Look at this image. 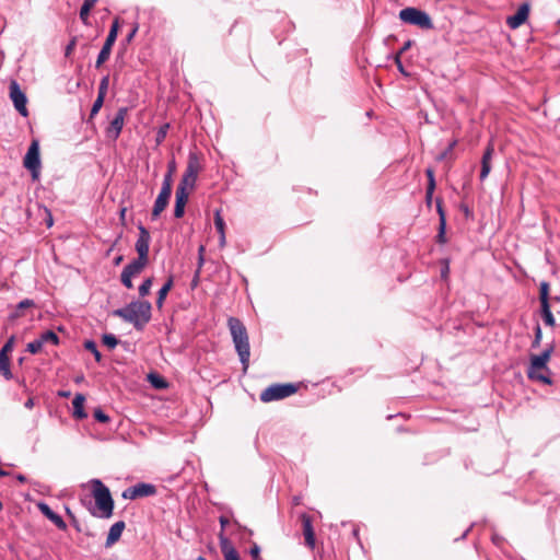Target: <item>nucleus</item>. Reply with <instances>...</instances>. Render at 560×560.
I'll list each match as a JSON object with an SVG mask.
<instances>
[{
  "label": "nucleus",
  "instance_id": "nucleus-18",
  "mask_svg": "<svg viewBox=\"0 0 560 560\" xmlns=\"http://www.w3.org/2000/svg\"><path fill=\"white\" fill-rule=\"evenodd\" d=\"M38 509L40 512L50 521L52 522L57 528L65 530L67 528L66 522L62 520V517L55 513L46 503H39Z\"/></svg>",
  "mask_w": 560,
  "mask_h": 560
},
{
  "label": "nucleus",
  "instance_id": "nucleus-44",
  "mask_svg": "<svg viewBox=\"0 0 560 560\" xmlns=\"http://www.w3.org/2000/svg\"><path fill=\"white\" fill-rule=\"evenodd\" d=\"M172 175L173 173L167 172V174L164 176L161 190L166 189V191L172 192Z\"/></svg>",
  "mask_w": 560,
  "mask_h": 560
},
{
  "label": "nucleus",
  "instance_id": "nucleus-60",
  "mask_svg": "<svg viewBox=\"0 0 560 560\" xmlns=\"http://www.w3.org/2000/svg\"><path fill=\"white\" fill-rule=\"evenodd\" d=\"M9 474L0 467V477L8 476Z\"/></svg>",
  "mask_w": 560,
  "mask_h": 560
},
{
  "label": "nucleus",
  "instance_id": "nucleus-48",
  "mask_svg": "<svg viewBox=\"0 0 560 560\" xmlns=\"http://www.w3.org/2000/svg\"><path fill=\"white\" fill-rule=\"evenodd\" d=\"M34 305V301L33 300H30V299H25L23 301H21L19 304H18V310H24V308H28L31 306Z\"/></svg>",
  "mask_w": 560,
  "mask_h": 560
},
{
  "label": "nucleus",
  "instance_id": "nucleus-14",
  "mask_svg": "<svg viewBox=\"0 0 560 560\" xmlns=\"http://www.w3.org/2000/svg\"><path fill=\"white\" fill-rule=\"evenodd\" d=\"M175 195H176V201H175V208H174V215H175V218L179 219L184 215L185 206L188 200L189 191L185 187L177 186Z\"/></svg>",
  "mask_w": 560,
  "mask_h": 560
},
{
  "label": "nucleus",
  "instance_id": "nucleus-9",
  "mask_svg": "<svg viewBox=\"0 0 560 560\" xmlns=\"http://www.w3.org/2000/svg\"><path fill=\"white\" fill-rule=\"evenodd\" d=\"M9 95L13 102L14 108L23 116L27 117L28 110L26 107L27 98L25 93L21 90L16 80H11L9 85Z\"/></svg>",
  "mask_w": 560,
  "mask_h": 560
},
{
  "label": "nucleus",
  "instance_id": "nucleus-1",
  "mask_svg": "<svg viewBox=\"0 0 560 560\" xmlns=\"http://www.w3.org/2000/svg\"><path fill=\"white\" fill-rule=\"evenodd\" d=\"M151 303L148 301H132L122 308L115 310L113 315L142 330L151 319Z\"/></svg>",
  "mask_w": 560,
  "mask_h": 560
},
{
  "label": "nucleus",
  "instance_id": "nucleus-24",
  "mask_svg": "<svg viewBox=\"0 0 560 560\" xmlns=\"http://www.w3.org/2000/svg\"><path fill=\"white\" fill-rule=\"evenodd\" d=\"M85 397L82 394H77L73 401V417L77 419H85L88 413L84 410Z\"/></svg>",
  "mask_w": 560,
  "mask_h": 560
},
{
  "label": "nucleus",
  "instance_id": "nucleus-33",
  "mask_svg": "<svg viewBox=\"0 0 560 560\" xmlns=\"http://www.w3.org/2000/svg\"><path fill=\"white\" fill-rule=\"evenodd\" d=\"M38 339L40 340L43 346L47 342H50L55 346L59 343V337L52 330H47L43 332Z\"/></svg>",
  "mask_w": 560,
  "mask_h": 560
},
{
  "label": "nucleus",
  "instance_id": "nucleus-42",
  "mask_svg": "<svg viewBox=\"0 0 560 560\" xmlns=\"http://www.w3.org/2000/svg\"><path fill=\"white\" fill-rule=\"evenodd\" d=\"M104 100H105V97H102V96L97 95V97L94 101L93 106L91 108V113H90V117L91 118L94 117L100 112V109L103 106Z\"/></svg>",
  "mask_w": 560,
  "mask_h": 560
},
{
  "label": "nucleus",
  "instance_id": "nucleus-56",
  "mask_svg": "<svg viewBox=\"0 0 560 560\" xmlns=\"http://www.w3.org/2000/svg\"><path fill=\"white\" fill-rule=\"evenodd\" d=\"M58 395L60 397L68 398L71 395V393L69 390H60V392H58Z\"/></svg>",
  "mask_w": 560,
  "mask_h": 560
},
{
  "label": "nucleus",
  "instance_id": "nucleus-29",
  "mask_svg": "<svg viewBox=\"0 0 560 560\" xmlns=\"http://www.w3.org/2000/svg\"><path fill=\"white\" fill-rule=\"evenodd\" d=\"M0 372L7 380H11L13 377L10 370V359L8 354L0 353Z\"/></svg>",
  "mask_w": 560,
  "mask_h": 560
},
{
  "label": "nucleus",
  "instance_id": "nucleus-4",
  "mask_svg": "<svg viewBox=\"0 0 560 560\" xmlns=\"http://www.w3.org/2000/svg\"><path fill=\"white\" fill-rule=\"evenodd\" d=\"M555 350V346L549 345L540 354H533L530 363L527 369V377L532 381H537L546 385H551L552 381L548 375L550 370L547 365Z\"/></svg>",
  "mask_w": 560,
  "mask_h": 560
},
{
  "label": "nucleus",
  "instance_id": "nucleus-49",
  "mask_svg": "<svg viewBox=\"0 0 560 560\" xmlns=\"http://www.w3.org/2000/svg\"><path fill=\"white\" fill-rule=\"evenodd\" d=\"M77 45V38L73 37L66 47V56L69 57Z\"/></svg>",
  "mask_w": 560,
  "mask_h": 560
},
{
  "label": "nucleus",
  "instance_id": "nucleus-39",
  "mask_svg": "<svg viewBox=\"0 0 560 560\" xmlns=\"http://www.w3.org/2000/svg\"><path fill=\"white\" fill-rule=\"evenodd\" d=\"M168 128H170L168 124H164L159 128V130L156 132V137H155L156 144H161L165 140Z\"/></svg>",
  "mask_w": 560,
  "mask_h": 560
},
{
  "label": "nucleus",
  "instance_id": "nucleus-52",
  "mask_svg": "<svg viewBox=\"0 0 560 560\" xmlns=\"http://www.w3.org/2000/svg\"><path fill=\"white\" fill-rule=\"evenodd\" d=\"M24 407L27 408V409H32L34 407V398H28L25 402H24Z\"/></svg>",
  "mask_w": 560,
  "mask_h": 560
},
{
  "label": "nucleus",
  "instance_id": "nucleus-30",
  "mask_svg": "<svg viewBox=\"0 0 560 560\" xmlns=\"http://www.w3.org/2000/svg\"><path fill=\"white\" fill-rule=\"evenodd\" d=\"M173 287V278H168V280L163 284V287L159 290L158 299H156V306L162 307L163 302L168 293V291Z\"/></svg>",
  "mask_w": 560,
  "mask_h": 560
},
{
  "label": "nucleus",
  "instance_id": "nucleus-50",
  "mask_svg": "<svg viewBox=\"0 0 560 560\" xmlns=\"http://www.w3.org/2000/svg\"><path fill=\"white\" fill-rule=\"evenodd\" d=\"M250 556L257 560L259 558V555H260V548L257 546V545H254L252 548H250V551H249Z\"/></svg>",
  "mask_w": 560,
  "mask_h": 560
},
{
  "label": "nucleus",
  "instance_id": "nucleus-35",
  "mask_svg": "<svg viewBox=\"0 0 560 560\" xmlns=\"http://www.w3.org/2000/svg\"><path fill=\"white\" fill-rule=\"evenodd\" d=\"M84 348L93 353V355L97 362H101L102 354L98 351L97 346L93 340H85Z\"/></svg>",
  "mask_w": 560,
  "mask_h": 560
},
{
  "label": "nucleus",
  "instance_id": "nucleus-27",
  "mask_svg": "<svg viewBox=\"0 0 560 560\" xmlns=\"http://www.w3.org/2000/svg\"><path fill=\"white\" fill-rule=\"evenodd\" d=\"M97 0H84L81 9H80V19L83 22L84 25H89V15L91 9L95 5Z\"/></svg>",
  "mask_w": 560,
  "mask_h": 560
},
{
  "label": "nucleus",
  "instance_id": "nucleus-53",
  "mask_svg": "<svg viewBox=\"0 0 560 560\" xmlns=\"http://www.w3.org/2000/svg\"><path fill=\"white\" fill-rule=\"evenodd\" d=\"M229 518L226 516H220V524H221V527L222 529L229 524Z\"/></svg>",
  "mask_w": 560,
  "mask_h": 560
},
{
  "label": "nucleus",
  "instance_id": "nucleus-22",
  "mask_svg": "<svg viewBox=\"0 0 560 560\" xmlns=\"http://www.w3.org/2000/svg\"><path fill=\"white\" fill-rule=\"evenodd\" d=\"M436 208H438V213L440 217V228H439V233L436 235V241L441 244H444L446 242V238H445L446 219H445L444 210L442 208L441 199L436 200Z\"/></svg>",
  "mask_w": 560,
  "mask_h": 560
},
{
  "label": "nucleus",
  "instance_id": "nucleus-13",
  "mask_svg": "<svg viewBox=\"0 0 560 560\" xmlns=\"http://www.w3.org/2000/svg\"><path fill=\"white\" fill-rule=\"evenodd\" d=\"M529 4L523 3L518 7L513 15L508 16L506 24L510 28L515 30L520 27L528 18Z\"/></svg>",
  "mask_w": 560,
  "mask_h": 560
},
{
  "label": "nucleus",
  "instance_id": "nucleus-62",
  "mask_svg": "<svg viewBox=\"0 0 560 560\" xmlns=\"http://www.w3.org/2000/svg\"><path fill=\"white\" fill-rule=\"evenodd\" d=\"M396 61H397L398 70H399V71H402V70H404V68H402L401 62L399 61V59H396Z\"/></svg>",
  "mask_w": 560,
  "mask_h": 560
},
{
  "label": "nucleus",
  "instance_id": "nucleus-23",
  "mask_svg": "<svg viewBox=\"0 0 560 560\" xmlns=\"http://www.w3.org/2000/svg\"><path fill=\"white\" fill-rule=\"evenodd\" d=\"M149 260H141L139 257L130 261L122 270L130 275L131 277L139 276L145 266L148 265Z\"/></svg>",
  "mask_w": 560,
  "mask_h": 560
},
{
  "label": "nucleus",
  "instance_id": "nucleus-46",
  "mask_svg": "<svg viewBox=\"0 0 560 560\" xmlns=\"http://www.w3.org/2000/svg\"><path fill=\"white\" fill-rule=\"evenodd\" d=\"M541 337H542L541 328H540V326L537 324V325H536V327H535V338H534V340H533L532 348H537V347H539L540 341H541Z\"/></svg>",
  "mask_w": 560,
  "mask_h": 560
},
{
  "label": "nucleus",
  "instance_id": "nucleus-38",
  "mask_svg": "<svg viewBox=\"0 0 560 560\" xmlns=\"http://www.w3.org/2000/svg\"><path fill=\"white\" fill-rule=\"evenodd\" d=\"M102 341L109 349H114L118 345V339L113 334L103 335Z\"/></svg>",
  "mask_w": 560,
  "mask_h": 560
},
{
  "label": "nucleus",
  "instance_id": "nucleus-59",
  "mask_svg": "<svg viewBox=\"0 0 560 560\" xmlns=\"http://www.w3.org/2000/svg\"><path fill=\"white\" fill-rule=\"evenodd\" d=\"M16 479H18L20 482H25V481H26V477H25V476H23V475H19V476L16 477Z\"/></svg>",
  "mask_w": 560,
  "mask_h": 560
},
{
  "label": "nucleus",
  "instance_id": "nucleus-21",
  "mask_svg": "<svg viewBox=\"0 0 560 560\" xmlns=\"http://www.w3.org/2000/svg\"><path fill=\"white\" fill-rule=\"evenodd\" d=\"M125 526H126L125 522H122V521L116 522L110 526L107 538H106V544H105L106 547H110L112 545H114L116 541L119 540V538L125 529Z\"/></svg>",
  "mask_w": 560,
  "mask_h": 560
},
{
  "label": "nucleus",
  "instance_id": "nucleus-61",
  "mask_svg": "<svg viewBox=\"0 0 560 560\" xmlns=\"http://www.w3.org/2000/svg\"><path fill=\"white\" fill-rule=\"evenodd\" d=\"M126 213V208L120 209V218L124 220Z\"/></svg>",
  "mask_w": 560,
  "mask_h": 560
},
{
  "label": "nucleus",
  "instance_id": "nucleus-3",
  "mask_svg": "<svg viewBox=\"0 0 560 560\" xmlns=\"http://www.w3.org/2000/svg\"><path fill=\"white\" fill-rule=\"evenodd\" d=\"M229 329L236 349V352L240 357V361L243 365V370L246 371L249 364V341L246 327L244 324L235 317H230L228 319Z\"/></svg>",
  "mask_w": 560,
  "mask_h": 560
},
{
  "label": "nucleus",
  "instance_id": "nucleus-63",
  "mask_svg": "<svg viewBox=\"0 0 560 560\" xmlns=\"http://www.w3.org/2000/svg\"><path fill=\"white\" fill-rule=\"evenodd\" d=\"M401 73H402L404 75H406V77H409V75H410V72H408V71H405V72H401Z\"/></svg>",
  "mask_w": 560,
  "mask_h": 560
},
{
  "label": "nucleus",
  "instance_id": "nucleus-47",
  "mask_svg": "<svg viewBox=\"0 0 560 560\" xmlns=\"http://www.w3.org/2000/svg\"><path fill=\"white\" fill-rule=\"evenodd\" d=\"M14 346V336H11L8 341L3 345L2 349L0 350V353L8 354V352L12 351Z\"/></svg>",
  "mask_w": 560,
  "mask_h": 560
},
{
  "label": "nucleus",
  "instance_id": "nucleus-16",
  "mask_svg": "<svg viewBox=\"0 0 560 560\" xmlns=\"http://www.w3.org/2000/svg\"><path fill=\"white\" fill-rule=\"evenodd\" d=\"M302 525H303V535L305 538V544L311 549L315 548V533L312 525L311 516L307 514H302L301 516Z\"/></svg>",
  "mask_w": 560,
  "mask_h": 560
},
{
  "label": "nucleus",
  "instance_id": "nucleus-20",
  "mask_svg": "<svg viewBox=\"0 0 560 560\" xmlns=\"http://www.w3.org/2000/svg\"><path fill=\"white\" fill-rule=\"evenodd\" d=\"M493 145L489 144L485 150L481 158V171H480V179L485 180L491 171V160L493 155Z\"/></svg>",
  "mask_w": 560,
  "mask_h": 560
},
{
  "label": "nucleus",
  "instance_id": "nucleus-40",
  "mask_svg": "<svg viewBox=\"0 0 560 560\" xmlns=\"http://www.w3.org/2000/svg\"><path fill=\"white\" fill-rule=\"evenodd\" d=\"M93 417L96 421L101 423L109 422V417L101 408L94 409Z\"/></svg>",
  "mask_w": 560,
  "mask_h": 560
},
{
  "label": "nucleus",
  "instance_id": "nucleus-11",
  "mask_svg": "<svg viewBox=\"0 0 560 560\" xmlns=\"http://www.w3.org/2000/svg\"><path fill=\"white\" fill-rule=\"evenodd\" d=\"M127 112H128L127 107H120L117 110L115 117L113 118V120L110 121L109 126L106 129L107 138H109L112 140L118 139V137L122 130L124 124H125V118H126Z\"/></svg>",
  "mask_w": 560,
  "mask_h": 560
},
{
  "label": "nucleus",
  "instance_id": "nucleus-41",
  "mask_svg": "<svg viewBox=\"0 0 560 560\" xmlns=\"http://www.w3.org/2000/svg\"><path fill=\"white\" fill-rule=\"evenodd\" d=\"M108 84H109V77L108 75L103 77V79L100 82V86H98V94H97L98 96H102V97L106 96V93L108 90Z\"/></svg>",
  "mask_w": 560,
  "mask_h": 560
},
{
  "label": "nucleus",
  "instance_id": "nucleus-12",
  "mask_svg": "<svg viewBox=\"0 0 560 560\" xmlns=\"http://www.w3.org/2000/svg\"><path fill=\"white\" fill-rule=\"evenodd\" d=\"M138 230H139V236H138V240L135 245L136 250L138 253V257L141 260H149V248H150V241H151L150 233L141 224L138 226Z\"/></svg>",
  "mask_w": 560,
  "mask_h": 560
},
{
  "label": "nucleus",
  "instance_id": "nucleus-51",
  "mask_svg": "<svg viewBox=\"0 0 560 560\" xmlns=\"http://www.w3.org/2000/svg\"><path fill=\"white\" fill-rule=\"evenodd\" d=\"M448 272H450L448 261L445 260L444 267L441 270V277L445 279L448 276Z\"/></svg>",
  "mask_w": 560,
  "mask_h": 560
},
{
  "label": "nucleus",
  "instance_id": "nucleus-45",
  "mask_svg": "<svg viewBox=\"0 0 560 560\" xmlns=\"http://www.w3.org/2000/svg\"><path fill=\"white\" fill-rule=\"evenodd\" d=\"M132 278L130 275H128L127 272H125L122 270L121 275H120V280H121V283L127 288V289H132L133 288V283H132Z\"/></svg>",
  "mask_w": 560,
  "mask_h": 560
},
{
  "label": "nucleus",
  "instance_id": "nucleus-58",
  "mask_svg": "<svg viewBox=\"0 0 560 560\" xmlns=\"http://www.w3.org/2000/svg\"><path fill=\"white\" fill-rule=\"evenodd\" d=\"M122 261V256H118L115 258L114 264L117 266Z\"/></svg>",
  "mask_w": 560,
  "mask_h": 560
},
{
  "label": "nucleus",
  "instance_id": "nucleus-55",
  "mask_svg": "<svg viewBox=\"0 0 560 560\" xmlns=\"http://www.w3.org/2000/svg\"><path fill=\"white\" fill-rule=\"evenodd\" d=\"M137 31H138V26H135V27L131 30V32H130V33H129V35L127 36V40H128V42H130V40L133 38V36L136 35Z\"/></svg>",
  "mask_w": 560,
  "mask_h": 560
},
{
  "label": "nucleus",
  "instance_id": "nucleus-31",
  "mask_svg": "<svg viewBox=\"0 0 560 560\" xmlns=\"http://www.w3.org/2000/svg\"><path fill=\"white\" fill-rule=\"evenodd\" d=\"M540 307H541L540 314H541V318H542L544 323L547 326L553 327L556 322H555V317L550 310V304H540Z\"/></svg>",
  "mask_w": 560,
  "mask_h": 560
},
{
  "label": "nucleus",
  "instance_id": "nucleus-7",
  "mask_svg": "<svg viewBox=\"0 0 560 560\" xmlns=\"http://www.w3.org/2000/svg\"><path fill=\"white\" fill-rule=\"evenodd\" d=\"M200 170H201V163H200V159H199L198 154L195 152H190L189 156H188V163H187L186 171H185L178 186L185 187L188 190L192 189Z\"/></svg>",
  "mask_w": 560,
  "mask_h": 560
},
{
  "label": "nucleus",
  "instance_id": "nucleus-26",
  "mask_svg": "<svg viewBox=\"0 0 560 560\" xmlns=\"http://www.w3.org/2000/svg\"><path fill=\"white\" fill-rule=\"evenodd\" d=\"M214 225L215 230L219 233V244L221 247L225 245V223L220 215V211L215 210L214 212Z\"/></svg>",
  "mask_w": 560,
  "mask_h": 560
},
{
  "label": "nucleus",
  "instance_id": "nucleus-8",
  "mask_svg": "<svg viewBox=\"0 0 560 560\" xmlns=\"http://www.w3.org/2000/svg\"><path fill=\"white\" fill-rule=\"evenodd\" d=\"M23 165L32 173L33 179H37L40 170L39 145L36 140L32 141L24 156Z\"/></svg>",
  "mask_w": 560,
  "mask_h": 560
},
{
  "label": "nucleus",
  "instance_id": "nucleus-2",
  "mask_svg": "<svg viewBox=\"0 0 560 560\" xmlns=\"http://www.w3.org/2000/svg\"><path fill=\"white\" fill-rule=\"evenodd\" d=\"M91 486L95 504L89 509L90 513L95 517L109 518L114 511V500L109 489L100 479H92Z\"/></svg>",
  "mask_w": 560,
  "mask_h": 560
},
{
  "label": "nucleus",
  "instance_id": "nucleus-64",
  "mask_svg": "<svg viewBox=\"0 0 560 560\" xmlns=\"http://www.w3.org/2000/svg\"><path fill=\"white\" fill-rule=\"evenodd\" d=\"M197 560H207V559H206L205 557H201V556H200V557H198V559H197Z\"/></svg>",
  "mask_w": 560,
  "mask_h": 560
},
{
  "label": "nucleus",
  "instance_id": "nucleus-54",
  "mask_svg": "<svg viewBox=\"0 0 560 560\" xmlns=\"http://www.w3.org/2000/svg\"><path fill=\"white\" fill-rule=\"evenodd\" d=\"M176 168L175 160L168 162V172L174 173Z\"/></svg>",
  "mask_w": 560,
  "mask_h": 560
},
{
  "label": "nucleus",
  "instance_id": "nucleus-6",
  "mask_svg": "<svg viewBox=\"0 0 560 560\" xmlns=\"http://www.w3.org/2000/svg\"><path fill=\"white\" fill-rule=\"evenodd\" d=\"M296 390L298 387L293 384H273L260 393V400L264 402L280 400L293 395Z\"/></svg>",
  "mask_w": 560,
  "mask_h": 560
},
{
  "label": "nucleus",
  "instance_id": "nucleus-43",
  "mask_svg": "<svg viewBox=\"0 0 560 560\" xmlns=\"http://www.w3.org/2000/svg\"><path fill=\"white\" fill-rule=\"evenodd\" d=\"M42 349H43V343L40 342L39 339H35L34 341H32L27 345V351L33 354L38 353Z\"/></svg>",
  "mask_w": 560,
  "mask_h": 560
},
{
  "label": "nucleus",
  "instance_id": "nucleus-28",
  "mask_svg": "<svg viewBox=\"0 0 560 560\" xmlns=\"http://www.w3.org/2000/svg\"><path fill=\"white\" fill-rule=\"evenodd\" d=\"M148 381L156 389H164L168 385L166 380L158 373H150L148 375Z\"/></svg>",
  "mask_w": 560,
  "mask_h": 560
},
{
  "label": "nucleus",
  "instance_id": "nucleus-34",
  "mask_svg": "<svg viewBox=\"0 0 560 560\" xmlns=\"http://www.w3.org/2000/svg\"><path fill=\"white\" fill-rule=\"evenodd\" d=\"M539 300L540 304H549V283L546 281L539 284Z\"/></svg>",
  "mask_w": 560,
  "mask_h": 560
},
{
  "label": "nucleus",
  "instance_id": "nucleus-19",
  "mask_svg": "<svg viewBox=\"0 0 560 560\" xmlns=\"http://www.w3.org/2000/svg\"><path fill=\"white\" fill-rule=\"evenodd\" d=\"M206 253H207L206 245L205 244H200L199 247H198L197 269H196L194 278H192L191 282H190V289L191 290H195L198 287V284H199V281H200V269H201V267L203 266V264L207 260Z\"/></svg>",
  "mask_w": 560,
  "mask_h": 560
},
{
  "label": "nucleus",
  "instance_id": "nucleus-10",
  "mask_svg": "<svg viewBox=\"0 0 560 560\" xmlns=\"http://www.w3.org/2000/svg\"><path fill=\"white\" fill-rule=\"evenodd\" d=\"M156 493L154 485L139 482L132 487L127 488L122 492V498L128 500H136L138 498L151 497Z\"/></svg>",
  "mask_w": 560,
  "mask_h": 560
},
{
  "label": "nucleus",
  "instance_id": "nucleus-32",
  "mask_svg": "<svg viewBox=\"0 0 560 560\" xmlns=\"http://www.w3.org/2000/svg\"><path fill=\"white\" fill-rule=\"evenodd\" d=\"M118 28H119L118 19H115L113 24H112V26H110L109 33L107 35V38H106L104 45H106L108 47H113V45H114V43L116 42V38H117Z\"/></svg>",
  "mask_w": 560,
  "mask_h": 560
},
{
  "label": "nucleus",
  "instance_id": "nucleus-36",
  "mask_svg": "<svg viewBox=\"0 0 560 560\" xmlns=\"http://www.w3.org/2000/svg\"><path fill=\"white\" fill-rule=\"evenodd\" d=\"M112 51V47H108L106 45H103L96 60V67H101L104 61H106L109 58Z\"/></svg>",
  "mask_w": 560,
  "mask_h": 560
},
{
  "label": "nucleus",
  "instance_id": "nucleus-5",
  "mask_svg": "<svg viewBox=\"0 0 560 560\" xmlns=\"http://www.w3.org/2000/svg\"><path fill=\"white\" fill-rule=\"evenodd\" d=\"M399 19L410 25H416L422 30H433L434 25L430 15L417 8L408 7L399 11Z\"/></svg>",
  "mask_w": 560,
  "mask_h": 560
},
{
  "label": "nucleus",
  "instance_id": "nucleus-37",
  "mask_svg": "<svg viewBox=\"0 0 560 560\" xmlns=\"http://www.w3.org/2000/svg\"><path fill=\"white\" fill-rule=\"evenodd\" d=\"M153 279L147 278L139 287V295L141 298L147 296L152 288Z\"/></svg>",
  "mask_w": 560,
  "mask_h": 560
},
{
  "label": "nucleus",
  "instance_id": "nucleus-17",
  "mask_svg": "<svg viewBox=\"0 0 560 560\" xmlns=\"http://www.w3.org/2000/svg\"><path fill=\"white\" fill-rule=\"evenodd\" d=\"M172 192L166 191V189L160 190L151 213L153 220L158 219L161 212L164 211V209L167 207Z\"/></svg>",
  "mask_w": 560,
  "mask_h": 560
},
{
  "label": "nucleus",
  "instance_id": "nucleus-15",
  "mask_svg": "<svg viewBox=\"0 0 560 560\" xmlns=\"http://www.w3.org/2000/svg\"><path fill=\"white\" fill-rule=\"evenodd\" d=\"M220 548L223 553L224 560H241L240 555L232 541L223 536V533H220Z\"/></svg>",
  "mask_w": 560,
  "mask_h": 560
},
{
  "label": "nucleus",
  "instance_id": "nucleus-25",
  "mask_svg": "<svg viewBox=\"0 0 560 560\" xmlns=\"http://www.w3.org/2000/svg\"><path fill=\"white\" fill-rule=\"evenodd\" d=\"M425 175L428 177V186H427V191H425V201H427L428 205H431L432 198H433V192H434V189H435V178H434V171H433V168L428 167L425 170Z\"/></svg>",
  "mask_w": 560,
  "mask_h": 560
},
{
  "label": "nucleus",
  "instance_id": "nucleus-57",
  "mask_svg": "<svg viewBox=\"0 0 560 560\" xmlns=\"http://www.w3.org/2000/svg\"><path fill=\"white\" fill-rule=\"evenodd\" d=\"M455 144H456V141H453V142L448 145L447 151H446V152H444V153L442 154L441 159H443V158L447 154V152H450L451 150H453V148L455 147Z\"/></svg>",
  "mask_w": 560,
  "mask_h": 560
}]
</instances>
